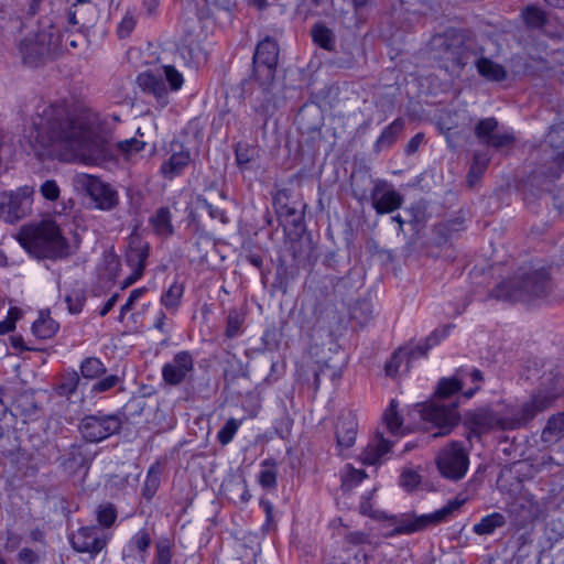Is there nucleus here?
<instances>
[{
  "label": "nucleus",
  "mask_w": 564,
  "mask_h": 564,
  "mask_svg": "<svg viewBox=\"0 0 564 564\" xmlns=\"http://www.w3.org/2000/svg\"><path fill=\"white\" fill-rule=\"evenodd\" d=\"M35 140L43 148L64 144L74 150L86 164L101 165L115 160L111 133L99 115L83 110L76 116H64L52 106L33 120Z\"/></svg>",
  "instance_id": "nucleus-1"
},
{
  "label": "nucleus",
  "mask_w": 564,
  "mask_h": 564,
  "mask_svg": "<svg viewBox=\"0 0 564 564\" xmlns=\"http://www.w3.org/2000/svg\"><path fill=\"white\" fill-rule=\"evenodd\" d=\"M564 393V377L558 371L551 370L540 378V384L530 400L521 405L510 406L505 415L481 408L465 415V425L470 433L480 436L490 430L512 431L528 425L540 412L551 408Z\"/></svg>",
  "instance_id": "nucleus-2"
},
{
  "label": "nucleus",
  "mask_w": 564,
  "mask_h": 564,
  "mask_svg": "<svg viewBox=\"0 0 564 564\" xmlns=\"http://www.w3.org/2000/svg\"><path fill=\"white\" fill-rule=\"evenodd\" d=\"M464 369L457 370L456 375L451 378L440 379L434 399L423 403H417L413 412L417 414L422 427L425 431L435 432L433 437H442L451 434V432L460 422V414L458 412L459 392L463 389L464 382L459 375L463 376Z\"/></svg>",
  "instance_id": "nucleus-3"
},
{
  "label": "nucleus",
  "mask_w": 564,
  "mask_h": 564,
  "mask_svg": "<svg viewBox=\"0 0 564 564\" xmlns=\"http://www.w3.org/2000/svg\"><path fill=\"white\" fill-rule=\"evenodd\" d=\"M280 55V46L276 40L267 35L256 45L252 56V76L241 79L238 97L245 99L253 93V84L259 85L263 102L254 107L256 111L268 112L271 99L270 85L274 80Z\"/></svg>",
  "instance_id": "nucleus-4"
},
{
  "label": "nucleus",
  "mask_w": 564,
  "mask_h": 564,
  "mask_svg": "<svg viewBox=\"0 0 564 564\" xmlns=\"http://www.w3.org/2000/svg\"><path fill=\"white\" fill-rule=\"evenodd\" d=\"M433 59L448 73H460L470 58L482 53L460 29L447 28L434 34L429 43Z\"/></svg>",
  "instance_id": "nucleus-5"
},
{
  "label": "nucleus",
  "mask_w": 564,
  "mask_h": 564,
  "mask_svg": "<svg viewBox=\"0 0 564 564\" xmlns=\"http://www.w3.org/2000/svg\"><path fill=\"white\" fill-rule=\"evenodd\" d=\"M17 240L29 254L37 259L58 260L70 253L68 240L62 235L59 227L50 220L23 226Z\"/></svg>",
  "instance_id": "nucleus-6"
},
{
  "label": "nucleus",
  "mask_w": 564,
  "mask_h": 564,
  "mask_svg": "<svg viewBox=\"0 0 564 564\" xmlns=\"http://www.w3.org/2000/svg\"><path fill=\"white\" fill-rule=\"evenodd\" d=\"M551 292V274L547 269L540 268L524 272L497 284L490 297L499 301L530 303L546 297Z\"/></svg>",
  "instance_id": "nucleus-7"
},
{
  "label": "nucleus",
  "mask_w": 564,
  "mask_h": 564,
  "mask_svg": "<svg viewBox=\"0 0 564 564\" xmlns=\"http://www.w3.org/2000/svg\"><path fill=\"white\" fill-rule=\"evenodd\" d=\"M58 48L59 35L50 20H40L36 30L21 36L17 43V54L21 63L30 68H37L55 59Z\"/></svg>",
  "instance_id": "nucleus-8"
},
{
  "label": "nucleus",
  "mask_w": 564,
  "mask_h": 564,
  "mask_svg": "<svg viewBox=\"0 0 564 564\" xmlns=\"http://www.w3.org/2000/svg\"><path fill=\"white\" fill-rule=\"evenodd\" d=\"M465 502V499H454L448 501L444 507L429 514L416 516L415 513L392 514L383 518L388 520L393 529L386 533V538H393L402 534H413L429 528L447 521L455 511H457Z\"/></svg>",
  "instance_id": "nucleus-9"
},
{
  "label": "nucleus",
  "mask_w": 564,
  "mask_h": 564,
  "mask_svg": "<svg viewBox=\"0 0 564 564\" xmlns=\"http://www.w3.org/2000/svg\"><path fill=\"white\" fill-rule=\"evenodd\" d=\"M122 414L96 411L84 415L78 423V431L87 443L97 444L121 432Z\"/></svg>",
  "instance_id": "nucleus-10"
},
{
  "label": "nucleus",
  "mask_w": 564,
  "mask_h": 564,
  "mask_svg": "<svg viewBox=\"0 0 564 564\" xmlns=\"http://www.w3.org/2000/svg\"><path fill=\"white\" fill-rule=\"evenodd\" d=\"M440 475L451 481L463 479L469 467V455L460 441H451L444 445L435 459Z\"/></svg>",
  "instance_id": "nucleus-11"
},
{
  "label": "nucleus",
  "mask_w": 564,
  "mask_h": 564,
  "mask_svg": "<svg viewBox=\"0 0 564 564\" xmlns=\"http://www.w3.org/2000/svg\"><path fill=\"white\" fill-rule=\"evenodd\" d=\"M452 325H445L443 328H436L433 330L422 343H419L410 350L399 349L394 351L390 359L386 362L384 370L389 377H394L399 372L401 364L406 359H415L427 355L429 350L437 345L442 339H445L448 335Z\"/></svg>",
  "instance_id": "nucleus-12"
},
{
  "label": "nucleus",
  "mask_w": 564,
  "mask_h": 564,
  "mask_svg": "<svg viewBox=\"0 0 564 564\" xmlns=\"http://www.w3.org/2000/svg\"><path fill=\"white\" fill-rule=\"evenodd\" d=\"M76 182L94 202L97 209L109 212L118 206V192L110 184L105 183L99 177L89 174H80L77 176Z\"/></svg>",
  "instance_id": "nucleus-13"
},
{
  "label": "nucleus",
  "mask_w": 564,
  "mask_h": 564,
  "mask_svg": "<svg viewBox=\"0 0 564 564\" xmlns=\"http://www.w3.org/2000/svg\"><path fill=\"white\" fill-rule=\"evenodd\" d=\"M32 187L23 186L15 192L0 194V217L13 224L26 217L32 208Z\"/></svg>",
  "instance_id": "nucleus-14"
},
{
  "label": "nucleus",
  "mask_w": 564,
  "mask_h": 564,
  "mask_svg": "<svg viewBox=\"0 0 564 564\" xmlns=\"http://www.w3.org/2000/svg\"><path fill=\"white\" fill-rule=\"evenodd\" d=\"M110 538L100 527L86 525L69 534L68 541L75 552L88 553L94 558L107 546Z\"/></svg>",
  "instance_id": "nucleus-15"
},
{
  "label": "nucleus",
  "mask_w": 564,
  "mask_h": 564,
  "mask_svg": "<svg viewBox=\"0 0 564 564\" xmlns=\"http://www.w3.org/2000/svg\"><path fill=\"white\" fill-rule=\"evenodd\" d=\"M194 370V355L188 350H181L169 362L163 365L161 376L165 384L177 387L185 381H191Z\"/></svg>",
  "instance_id": "nucleus-16"
},
{
  "label": "nucleus",
  "mask_w": 564,
  "mask_h": 564,
  "mask_svg": "<svg viewBox=\"0 0 564 564\" xmlns=\"http://www.w3.org/2000/svg\"><path fill=\"white\" fill-rule=\"evenodd\" d=\"M510 524L522 530L532 524L541 514L540 503L532 497H520L508 506Z\"/></svg>",
  "instance_id": "nucleus-17"
},
{
  "label": "nucleus",
  "mask_w": 564,
  "mask_h": 564,
  "mask_svg": "<svg viewBox=\"0 0 564 564\" xmlns=\"http://www.w3.org/2000/svg\"><path fill=\"white\" fill-rule=\"evenodd\" d=\"M372 207L378 215L391 214L399 209L404 197L384 181L376 182L370 193Z\"/></svg>",
  "instance_id": "nucleus-18"
},
{
  "label": "nucleus",
  "mask_w": 564,
  "mask_h": 564,
  "mask_svg": "<svg viewBox=\"0 0 564 564\" xmlns=\"http://www.w3.org/2000/svg\"><path fill=\"white\" fill-rule=\"evenodd\" d=\"M171 156L161 164L160 172L164 178L172 181L180 176L191 162V150L178 141L171 142Z\"/></svg>",
  "instance_id": "nucleus-19"
},
{
  "label": "nucleus",
  "mask_w": 564,
  "mask_h": 564,
  "mask_svg": "<svg viewBox=\"0 0 564 564\" xmlns=\"http://www.w3.org/2000/svg\"><path fill=\"white\" fill-rule=\"evenodd\" d=\"M137 84L143 94L154 97L161 107L169 104L167 88L162 74L142 72L137 76Z\"/></svg>",
  "instance_id": "nucleus-20"
},
{
  "label": "nucleus",
  "mask_w": 564,
  "mask_h": 564,
  "mask_svg": "<svg viewBox=\"0 0 564 564\" xmlns=\"http://www.w3.org/2000/svg\"><path fill=\"white\" fill-rule=\"evenodd\" d=\"M357 432L358 423L356 415L352 412L341 414L335 427L337 447L340 451L350 448L356 442Z\"/></svg>",
  "instance_id": "nucleus-21"
},
{
  "label": "nucleus",
  "mask_w": 564,
  "mask_h": 564,
  "mask_svg": "<svg viewBox=\"0 0 564 564\" xmlns=\"http://www.w3.org/2000/svg\"><path fill=\"white\" fill-rule=\"evenodd\" d=\"M150 250L149 242L143 241L139 237H130L124 254L127 265L132 270H140L141 273H144Z\"/></svg>",
  "instance_id": "nucleus-22"
},
{
  "label": "nucleus",
  "mask_w": 564,
  "mask_h": 564,
  "mask_svg": "<svg viewBox=\"0 0 564 564\" xmlns=\"http://www.w3.org/2000/svg\"><path fill=\"white\" fill-rule=\"evenodd\" d=\"M405 120L402 117L395 118L391 123L383 128L380 135L373 142L372 151L379 154L391 149L403 133Z\"/></svg>",
  "instance_id": "nucleus-23"
},
{
  "label": "nucleus",
  "mask_w": 564,
  "mask_h": 564,
  "mask_svg": "<svg viewBox=\"0 0 564 564\" xmlns=\"http://www.w3.org/2000/svg\"><path fill=\"white\" fill-rule=\"evenodd\" d=\"M391 447L392 443L386 440L381 433H377L361 452V462L366 465H376L383 455L390 452Z\"/></svg>",
  "instance_id": "nucleus-24"
},
{
  "label": "nucleus",
  "mask_w": 564,
  "mask_h": 564,
  "mask_svg": "<svg viewBox=\"0 0 564 564\" xmlns=\"http://www.w3.org/2000/svg\"><path fill=\"white\" fill-rule=\"evenodd\" d=\"M12 408L14 415L23 416L24 421L33 420L40 412V406L33 391H23L18 394Z\"/></svg>",
  "instance_id": "nucleus-25"
},
{
  "label": "nucleus",
  "mask_w": 564,
  "mask_h": 564,
  "mask_svg": "<svg viewBox=\"0 0 564 564\" xmlns=\"http://www.w3.org/2000/svg\"><path fill=\"white\" fill-rule=\"evenodd\" d=\"M564 437V411L551 415L541 433V441L545 445L557 443Z\"/></svg>",
  "instance_id": "nucleus-26"
},
{
  "label": "nucleus",
  "mask_w": 564,
  "mask_h": 564,
  "mask_svg": "<svg viewBox=\"0 0 564 564\" xmlns=\"http://www.w3.org/2000/svg\"><path fill=\"white\" fill-rule=\"evenodd\" d=\"M155 235L160 237H171L174 235V226L172 224V213L169 207L162 206L149 218Z\"/></svg>",
  "instance_id": "nucleus-27"
},
{
  "label": "nucleus",
  "mask_w": 564,
  "mask_h": 564,
  "mask_svg": "<svg viewBox=\"0 0 564 564\" xmlns=\"http://www.w3.org/2000/svg\"><path fill=\"white\" fill-rule=\"evenodd\" d=\"M476 68L478 74L489 82L500 83L508 76L506 68L501 64L485 56L477 59Z\"/></svg>",
  "instance_id": "nucleus-28"
},
{
  "label": "nucleus",
  "mask_w": 564,
  "mask_h": 564,
  "mask_svg": "<svg viewBox=\"0 0 564 564\" xmlns=\"http://www.w3.org/2000/svg\"><path fill=\"white\" fill-rule=\"evenodd\" d=\"M275 206L280 223L283 226H290L296 231L304 229V213L302 210L289 204H281L279 200L275 202Z\"/></svg>",
  "instance_id": "nucleus-29"
},
{
  "label": "nucleus",
  "mask_w": 564,
  "mask_h": 564,
  "mask_svg": "<svg viewBox=\"0 0 564 564\" xmlns=\"http://www.w3.org/2000/svg\"><path fill=\"white\" fill-rule=\"evenodd\" d=\"M58 329L59 324L51 317L50 311L40 312L37 319L32 324V334L39 339H50Z\"/></svg>",
  "instance_id": "nucleus-30"
},
{
  "label": "nucleus",
  "mask_w": 564,
  "mask_h": 564,
  "mask_svg": "<svg viewBox=\"0 0 564 564\" xmlns=\"http://www.w3.org/2000/svg\"><path fill=\"white\" fill-rule=\"evenodd\" d=\"M312 41L318 47L333 52L336 48V35L324 22H316L311 29Z\"/></svg>",
  "instance_id": "nucleus-31"
},
{
  "label": "nucleus",
  "mask_w": 564,
  "mask_h": 564,
  "mask_svg": "<svg viewBox=\"0 0 564 564\" xmlns=\"http://www.w3.org/2000/svg\"><path fill=\"white\" fill-rule=\"evenodd\" d=\"M80 386H85V383L80 382L79 373L72 369L59 376L54 391L58 397L69 399Z\"/></svg>",
  "instance_id": "nucleus-32"
},
{
  "label": "nucleus",
  "mask_w": 564,
  "mask_h": 564,
  "mask_svg": "<svg viewBox=\"0 0 564 564\" xmlns=\"http://www.w3.org/2000/svg\"><path fill=\"white\" fill-rule=\"evenodd\" d=\"M234 152L237 166L241 172L250 170L251 163L259 158L258 148L249 144L248 142H237L235 144Z\"/></svg>",
  "instance_id": "nucleus-33"
},
{
  "label": "nucleus",
  "mask_w": 564,
  "mask_h": 564,
  "mask_svg": "<svg viewBox=\"0 0 564 564\" xmlns=\"http://www.w3.org/2000/svg\"><path fill=\"white\" fill-rule=\"evenodd\" d=\"M507 523L506 517L500 512H492L480 519V521L473 527V532L477 535H490L497 529L505 527Z\"/></svg>",
  "instance_id": "nucleus-34"
},
{
  "label": "nucleus",
  "mask_w": 564,
  "mask_h": 564,
  "mask_svg": "<svg viewBox=\"0 0 564 564\" xmlns=\"http://www.w3.org/2000/svg\"><path fill=\"white\" fill-rule=\"evenodd\" d=\"M107 368L98 357H86L79 364V376L85 380H97L106 375Z\"/></svg>",
  "instance_id": "nucleus-35"
},
{
  "label": "nucleus",
  "mask_w": 564,
  "mask_h": 564,
  "mask_svg": "<svg viewBox=\"0 0 564 564\" xmlns=\"http://www.w3.org/2000/svg\"><path fill=\"white\" fill-rule=\"evenodd\" d=\"M161 484V468L159 463L150 466L141 489V496L150 502L158 492Z\"/></svg>",
  "instance_id": "nucleus-36"
},
{
  "label": "nucleus",
  "mask_w": 564,
  "mask_h": 564,
  "mask_svg": "<svg viewBox=\"0 0 564 564\" xmlns=\"http://www.w3.org/2000/svg\"><path fill=\"white\" fill-rule=\"evenodd\" d=\"M151 543L152 538L149 530L147 528H142L131 536L127 544V549L130 551L131 554L138 553L144 561L145 556L148 555Z\"/></svg>",
  "instance_id": "nucleus-37"
},
{
  "label": "nucleus",
  "mask_w": 564,
  "mask_h": 564,
  "mask_svg": "<svg viewBox=\"0 0 564 564\" xmlns=\"http://www.w3.org/2000/svg\"><path fill=\"white\" fill-rule=\"evenodd\" d=\"M88 11H93V6L90 2L85 0H76L67 13L68 24L73 26H79L80 29L86 28L90 22V20L85 17Z\"/></svg>",
  "instance_id": "nucleus-38"
},
{
  "label": "nucleus",
  "mask_w": 564,
  "mask_h": 564,
  "mask_svg": "<svg viewBox=\"0 0 564 564\" xmlns=\"http://www.w3.org/2000/svg\"><path fill=\"white\" fill-rule=\"evenodd\" d=\"M262 469L258 475V481L263 489L272 490L278 486L276 463L272 458H267L261 463Z\"/></svg>",
  "instance_id": "nucleus-39"
},
{
  "label": "nucleus",
  "mask_w": 564,
  "mask_h": 564,
  "mask_svg": "<svg viewBox=\"0 0 564 564\" xmlns=\"http://www.w3.org/2000/svg\"><path fill=\"white\" fill-rule=\"evenodd\" d=\"M350 318L364 326L373 317L372 302L368 299H360L355 302L349 311Z\"/></svg>",
  "instance_id": "nucleus-40"
},
{
  "label": "nucleus",
  "mask_w": 564,
  "mask_h": 564,
  "mask_svg": "<svg viewBox=\"0 0 564 564\" xmlns=\"http://www.w3.org/2000/svg\"><path fill=\"white\" fill-rule=\"evenodd\" d=\"M25 26V21L21 15H12L3 9H0V36H7L20 32Z\"/></svg>",
  "instance_id": "nucleus-41"
},
{
  "label": "nucleus",
  "mask_w": 564,
  "mask_h": 564,
  "mask_svg": "<svg viewBox=\"0 0 564 564\" xmlns=\"http://www.w3.org/2000/svg\"><path fill=\"white\" fill-rule=\"evenodd\" d=\"M64 301L67 305L68 313L77 315L82 313L87 301L86 290L79 286L73 288L66 293Z\"/></svg>",
  "instance_id": "nucleus-42"
},
{
  "label": "nucleus",
  "mask_w": 564,
  "mask_h": 564,
  "mask_svg": "<svg viewBox=\"0 0 564 564\" xmlns=\"http://www.w3.org/2000/svg\"><path fill=\"white\" fill-rule=\"evenodd\" d=\"M183 293V284L174 282L163 292L160 302L166 310L175 312L181 304Z\"/></svg>",
  "instance_id": "nucleus-43"
},
{
  "label": "nucleus",
  "mask_w": 564,
  "mask_h": 564,
  "mask_svg": "<svg viewBox=\"0 0 564 564\" xmlns=\"http://www.w3.org/2000/svg\"><path fill=\"white\" fill-rule=\"evenodd\" d=\"M489 163V158L486 153L476 152L473 158L471 165L467 174V182L469 186H474L484 175Z\"/></svg>",
  "instance_id": "nucleus-44"
},
{
  "label": "nucleus",
  "mask_w": 564,
  "mask_h": 564,
  "mask_svg": "<svg viewBox=\"0 0 564 564\" xmlns=\"http://www.w3.org/2000/svg\"><path fill=\"white\" fill-rule=\"evenodd\" d=\"M86 457L80 445L73 444L62 458V466L69 470H78L84 466Z\"/></svg>",
  "instance_id": "nucleus-45"
},
{
  "label": "nucleus",
  "mask_w": 564,
  "mask_h": 564,
  "mask_svg": "<svg viewBox=\"0 0 564 564\" xmlns=\"http://www.w3.org/2000/svg\"><path fill=\"white\" fill-rule=\"evenodd\" d=\"M117 518V508L110 502L100 503L96 509V520L99 527L104 529L111 528L115 524Z\"/></svg>",
  "instance_id": "nucleus-46"
},
{
  "label": "nucleus",
  "mask_w": 564,
  "mask_h": 564,
  "mask_svg": "<svg viewBox=\"0 0 564 564\" xmlns=\"http://www.w3.org/2000/svg\"><path fill=\"white\" fill-rule=\"evenodd\" d=\"M147 143L137 138H130L116 143V150L126 160H131L135 154L143 151Z\"/></svg>",
  "instance_id": "nucleus-47"
},
{
  "label": "nucleus",
  "mask_w": 564,
  "mask_h": 564,
  "mask_svg": "<svg viewBox=\"0 0 564 564\" xmlns=\"http://www.w3.org/2000/svg\"><path fill=\"white\" fill-rule=\"evenodd\" d=\"M498 128V121L494 117L480 119L475 126V135L480 143L486 144Z\"/></svg>",
  "instance_id": "nucleus-48"
},
{
  "label": "nucleus",
  "mask_w": 564,
  "mask_h": 564,
  "mask_svg": "<svg viewBox=\"0 0 564 564\" xmlns=\"http://www.w3.org/2000/svg\"><path fill=\"white\" fill-rule=\"evenodd\" d=\"M138 22V15L135 10L128 9L122 17L121 21L117 26V35L120 40L128 39L133 30L135 29Z\"/></svg>",
  "instance_id": "nucleus-49"
},
{
  "label": "nucleus",
  "mask_w": 564,
  "mask_h": 564,
  "mask_svg": "<svg viewBox=\"0 0 564 564\" xmlns=\"http://www.w3.org/2000/svg\"><path fill=\"white\" fill-rule=\"evenodd\" d=\"M243 323L245 317L237 310H230L227 315L226 337L229 339L238 337L241 334Z\"/></svg>",
  "instance_id": "nucleus-50"
},
{
  "label": "nucleus",
  "mask_w": 564,
  "mask_h": 564,
  "mask_svg": "<svg viewBox=\"0 0 564 564\" xmlns=\"http://www.w3.org/2000/svg\"><path fill=\"white\" fill-rule=\"evenodd\" d=\"M196 204L198 207L207 210L212 219H218L221 224H228L229 218L225 209L214 206L204 195L196 196Z\"/></svg>",
  "instance_id": "nucleus-51"
},
{
  "label": "nucleus",
  "mask_w": 564,
  "mask_h": 564,
  "mask_svg": "<svg viewBox=\"0 0 564 564\" xmlns=\"http://www.w3.org/2000/svg\"><path fill=\"white\" fill-rule=\"evenodd\" d=\"M121 382L122 379L118 375H104L90 387V393L96 395L108 392Z\"/></svg>",
  "instance_id": "nucleus-52"
},
{
  "label": "nucleus",
  "mask_w": 564,
  "mask_h": 564,
  "mask_svg": "<svg viewBox=\"0 0 564 564\" xmlns=\"http://www.w3.org/2000/svg\"><path fill=\"white\" fill-rule=\"evenodd\" d=\"M545 544L543 550H551L556 543L564 539V529L561 523L554 521L547 523L544 531Z\"/></svg>",
  "instance_id": "nucleus-53"
},
{
  "label": "nucleus",
  "mask_w": 564,
  "mask_h": 564,
  "mask_svg": "<svg viewBox=\"0 0 564 564\" xmlns=\"http://www.w3.org/2000/svg\"><path fill=\"white\" fill-rule=\"evenodd\" d=\"M241 421L230 417L217 433V441L221 445H228L235 437Z\"/></svg>",
  "instance_id": "nucleus-54"
},
{
  "label": "nucleus",
  "mask_w": 564,
  "mask_h": 564,
  "mask_svg": "<svg viewBox=\"0 0 564 564\" xmlns=\"http://www.w3.org/2000/svg\"><path fill=\"white\" fill-rule=\"evenodd\" d=\"M545 139L551 148L558 150V154L561 149L564 151V121L552 124Z\"/></svg>",
  "instance_id": "nucleus-55"
},
{
  "label": "nucleus",
  "mask_w": 564,
  "mask_h": 564,
  "mask_svg": "<svg viewBox=\"0 0 564 564\" xmlns=\"http://www.w3.org/2000/svg\"><path fill=\"white\" fill-rule=\"evenodd\" d=\"M280 334L274 325L267 327L261 336V351H273L280 346Z\"/></svg>",
  "instance_id": "nucleus-56"
},
{
  "label": "nucleus",
  "mask_w": 564,
  "mask_h": 564,
  "mask_svg": "<svg viewBox=\"0 0 564 564\" xmlns=\"http://www.w3.org/2000/svg\"><path fill=\"white\" fill-rule=\"evenodd\" d=\"M383 419L391 433L394 434L400 431L403 420L397 411V403L394 400H391L389 408L383 413Z\"/></svg>",
  "instance_id": "nucleus-57"
},
{
  "label": "nucleus",
  "mask_w": 564,
  "mask_h": 564,
  "mask_svg": "<svg viewBox=\"0 0 564 564\" xmlns=\"http://www.w3.org/2000/svg\"><path fill=\"white\" fill-rule=\"evenodd\" d=\"M523 18L528 26L542 28L546 23L544 12L533 6H529L523 11Z\"/></svg>",
  "instance_id": "nucleus-58"
},
{
  "label": "nucleus",
  "mask_w": 564,
  "mask_h": 564,
  "mask_svg": "<svg viewBox=\"0 0 564 564\" xmlns=\"http://www.w3.org/2000/svg\"><path fill=\"white\" fill-rule=\"evenodd\" d=\"M145 408V401L141 398H132L130 399L121 410L120 412L122 414V421L124 419H129L130 416H139L143 413Z\"/></svg>",
  "instance_id": "nucleus-59"
},
{
  "label": "nucleus",
  "mask_w": 564,
  "mask_h": 564,
  "mask_svg": "<svg viewBox=\"0 0 564 564\" xmlns=\"http://www.w3.org/2000/svg\"><path fill=\"white\" fill-rule=\"evenodd\" d=\"M162 69L170 89L174 91L180 90L184 84L183 75L173 65H164Z\"/></svg>",
  "instance_id": "nucleus-60"
},
{
  "label": "nucleus",
  "mask_w": 564,
  "mask_h": 564,
  "mask_svg": "<svg viewBox=\"0 0 564 564\" xmlns=\"http://www.w3.org/2000/svg\"><path fill=\"white\" fill-rule=\"evenodd\" d=\"M43 0H17L15 7L22 18H32L39 13Z\"/></svg>",
  "instance_id": "nucleus-61"
},
{
  "label": "nucleus",
  "mask_w": 564,
  "mask_h": 564,
  "mask_svg": "<svg viewBox=\"0 0 564 564\" xmlns=\"http://www.w3.org/2000/svg\"><path fill=\"white\" fill-rule=\"evenodd\" d=\"M172 547L167 540L159 541L155 545V564H172Z\"/></svg>",
  "instance_id": "nucleus-62"
},
{
  "label": "nucleus",
  "mask_w": 564,
  "mask_h": 564,
  "mask_svg": "<svg viewBox=\"0 0 564 564\" xmlns=\"http://www.w3.org/2000/svg\"><path fill=\"white\" fill-rule=\"evenodd\" d=\"M329 0H302L299 8L305 12L306 15H318L325 12Z\"/></svg>",
  "instance_id": "nucleus-63"
},
{
  "label": "nucleus",
  "mask_w": 564,
  "mask_h": 564,
  "mask_svg": "<svg viewBox=\"0 0 564 564\" xmlns=\"http://www.w3.org/2000/svg\"><path fill=\"white\" fill-rule=\"evenodd\" d=\"M516 141L512 133H494L492 137L487 141L485 145L500 150L503 148L511 147Z\"/></svg>",
  "instance_id": "nucleus-64"
}]
</instances>
